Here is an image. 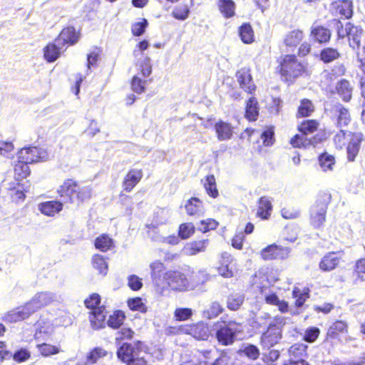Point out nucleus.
Returning <instances> with one entry per match:
<instances>
[{"label": "nucleus", "instance_id": "0eeeda50", "mask_svg": "<svg viewBox=\"0 0 365 365\" xmlns=\"http://www.w3.org/2000/svg\"><path fill=\"white\" fill-rule=\"evenodd\" d=\"M282 338V326L280 323H270L262 332L259 343L263 349H269L279 343Z\"/></svg>", "mask_w": 365, "mask_h": 365}, {"label": "nucleus", "instance_id": "e2e57ef3", "mask_svg": "<svg viewBox=\"0 0 365 365\" xmlns=\"http://www.w3.org/2000/svg\"><path fill=\"white\" fill-rule=\"evenodd\" d=\"M134 331L130 327H123L115 334V342L120 343L125 340H131L134 336Z\"/></svg>", "mask_w": 365, "mask_h": 365}, {"label": "nucleus", "instance_id": "412c9836", "mask_svg": "<svg viewBox=\"0 0 365 365\" xmlns=\"http://www.w3.org/2000/svg\"><path fill=\"white\" fill-rule=\"evenodd\" d=\"M88 319L93 329H103L106 324V309L104 305L88 312Z\"/></svg>", "mask_w": 365, "mask_h": 365}, {"label": "nucleus", "instance_id": "6ab92c4d", "mask_svg": "<svg viewBox=\"0 0 365 365\" xmlns=\"http://www.w3.org/2000/svg\"><path fill=\"white\" fill-rule=\"evenodd\" d=\"M331 11L334 15H339L344 19H350L353 15V2L351 0H337L331 4Z\"/></svg>", "mask_w": 365, "mask_h": 365}, {"label": "nucleus", "instance_id": "1a4fd4ad", "mask_svg": "<svg viewBox=\"0 0 365 365\" xmlns=\"http://www.w3.org/2000/svg\"><path fill=\"white\" fill-rule=\"evenodd\" d=\"M291 248L273 243L263 248L260 257L265 261L284 260L289 257Z\"/></svg>", "mask_w": 365, "mask_h": 365}, {"label": "nucleus", "instance_id": "c85d7f7f", "mask_svg": "<svg viewBox=\"0 0 365 365\" xmlns=\"http://www.w3.org/2000/svg\"><path fill=\"white\" fill-rule=\"evenodd\" d=\"M259 115V106L257 99L252 96L246 101L245 118L250 122L256 121Z\"/></svg>", "mask_w": 365, "mask_h": 365}, {"label": "nucleus", "instance_id": "9b49d317", "mask_svg": "<svg viewBox=\"0 0 365 365\" xmlns=\"http://www.w3.org/2000/svg\"><path fill=\"white\" fill-rule=\"evenodd\" d=\"M329 113L331 120L339 128L348 127L352 120L349 110L341 103L333 105L329 109Z\"/></svg>", "mask_w": 365, "mask_h": 365}, {"label": "nucleus", "instance_id": "f8f14e48", "mask_svg": "<svg viewBox=\"0 0 365 365\" xmlns=\"http://www.w3.org/2000/svg\"><path fill=\"white\" fill-rule=\"evenodd\" d=\"M17 154L23 160H26L30 164L46 161L48 155L46 150L37 146H26L21 148Z\"/></svg>", "mask_w": 365, "mask_h": 365}, {"label": "nucleus", "instance_id": "bb28decb", "mask_svg": "<svg viewBox=\"0 0 365 365\" xmlns=\"http://www.w3.org/2000/svg\"><path fill=\"white\" fill-rule=\"evenodd\" d=\"M272 205L267 196H262L257 200L256 217L262 220H268L272 213Z\"/></svg>", "mask_w": 365, "mask_h": 365}, {"label": "nucleus", "instance_id": "a211bd4d", "mask_svg": "<svg viewBox=\"0 0 365 365\" xmlns=\"http://www.w3.org/2000/svg\"><path fill=\"white\" fill-rule=\"evenodd\" d=\"M308 345L303 342L292 344L287 349L288 360L287 361H307L309 356Z\"/></svg>", "mask_w": 365, "mask_h": 365}, {"label": "nucleus", "instance_id": "0e129e2a", "mask_svg": "<svg viewBox=\"0 0 365 365\" xmlns=\"http://www.w3.org/2000/svg\"><path fill=\"white\" fill-rule=\"evenodd\" d=\"M240 353L243 354L248 359L252 361L257 360L260 355L259 349L254 344H248L245 346L242 350H240Z\"/></svg>", "mask_w": 365, "mask_h": 365}, {"label": "nucleus", "instance_id": "bf43d9fd", "mask_svg": "<svg viewBox=\"0 0 365 365\" xmlns=\"http://www.w3.org/2000/svg\"><path fill=\"white\" fill-rule=\"evenodd\" d=\"M147 81L140 78L138 76H134L130 81L131 89L133 92L140 94L145 91Z\"/></svg>", "mask_w": 365, "mask_h": 365}, {"label": "nucleus", "instance_id": "c03bdc74", "mask_svg": "<svg viewBox=\"0 0 365 365\" xmlns=\"http://www.w3.org/2000/svg\"><path fill=\"white\" fill-rule=\"evenodd\" d=\"M319 126V123L315 119L304 120L298 125L297 130L303 135L312 134L316 132Z\"/></svg>", "mask_w": 365, "mask_h": 365}, {"label": "nucleus", "instance_id": "72a5a7b5", "mask_svg": "<svg viewBox=\"0 0 365 365\" xmlns=\"http://www.w3.org/2000/svg\"><path fill=\"white\" fill-rule=\"evenodd\" d=\"M201 182L205 188L206 193L212 198H217L219 196V192L217 187L216 178L213 174L206 175Z\"/></svg>", "mask_w": 365, "mask_h": 365}, {"label": "nucleus", "instance_id": "680f3d73", "mask_svg": "<svg viewBox=\"0 0 365 365\" xmlns=\"http://www.w3.org/2000/svg\"><path fill=\"white\" fill-rule=\"evenodd\" d=\"M260 138L264 146L270 147L275 141L274 130L273 127L267 128L261 134Z\"/></svg>", "mask_w": 365, "mask_h": 365}, {"label": "nucleus", "instance_id": "20e7f679", "mask_svg": "<svg viewBox=\"0 0 365 365\" xmlns=\"http://www.w3.org/2000/svg\"><path fill=\"white\" fill-rule=\"evenodd\" d=\"M41 294L33 298L29 302L6 312L1 319L6 323H16L29 319L34 313L41 308L39 298Z\"/></svg>", "mask_w": 365, "mask_h": 365}, {"label": "nucleus", "instance_id": "39448f33", "mask_svg": "<svg viewBox=\"0 0 365 365\" xmlns=\"http://www.w3.org/2000/svg\"><path fill=\"white\" fill-rule=\"evenodd\" d=\"M172 329L175 334L190 335L197 340L206 341L210 336V327L203 322L181 324Z\"/></svg>", "mask_w": 365, "mask_h": 365}, {"label": "nucleus", "instance_id": "7c9ffc66", "mask_svg": "<svg viewBox=\"0 0 365 365\" xmlns=\"http://www.w3.org/2000/svg\"><path fill=\"white\" fill-rule=\"evenodd\" d=\"M185 209L189 216H200L204 212L202 201L196 197H192L186 202Z\"/></svg>", "mask_w": 365, "mask_h": 365}, {"label": "nucleus", "instance_id": "de8ad7c7", "mask_svg": "<svg viewBox=\"0 0 365 365\" xmlns=\"http://www.w3.org/2000/svg\"><path fill=\"white\" fill-rule=\"evenodd\" d=\"M91 264L99 274L105 276L108 269V265L106 259L99 254H95L91 259Z\"/></svg>", "mask_w": 365, "mask_h": 365}, {"label": "nucleus", "instance_id": "473e14b6", "mask_svg": "<svg viewBox=\"0 0 365 365\" xmlns=\"http://www.w3.org/2000/svg\"><path fill=\"white\" fill-rule=\"evenodd\" d=\"M55 42L48 43L43 48V58L48 63H53L61 56V48Z\"/></svg>", "mask_w": 365, "mask_h": 365}, {"label": "nucleus", "instance_id": "58836bf2", "mask_svg": "<svg viewBox=\"0 0 365 365\" xmlns=\"http://www.w3.org/2000/svg\"><path fill=\"white\" fill-rule=\"evenodd\" d=\"M37 350L43 357H49L53 355L58 354L61 352V346L59 344H51L46 342L39 343L36 345Z\"/></svg>", "mask_w": 365, "mask_h": 365}, {"label": "nucleus", "instance_id": "393cba45", "mask_svg": "<svg viewBox=\"0 0 365 365\" xmlns=\"http://www.w3.org/2000/svg\"><path fill=\"white\" fill-rule=\"evenodd\" d=\"M210 244L209 239L195 240L187 242L183 248L182 252L188 256L196 255L200 252H205Z\"/></svg>", "mask_w": 365, "mask_h": 365}, {"label": "nucleus", "instance_id": "052dcab7", "mask_svg": "<svg viewBox=\"0 0 365 365\" xmlns=\"http://www.w3.org/2000/svg\"><path fill=\"white\" fill-rule=\"evenodd\" d=\"M128 307L132 311H139L145 313L147 312V307L143 302V299L140 297H133L128 299L127 301Z\"/></svg>", "mask_w": 365, "mask_h": 365}, {"label": "nucleus", "instance_id": "c9c22d12", "mask_svg": "<svg viewBox=\"0 0 365 365\" xmlns=\"http://www.w3.org/2000/svg\"><path fill=\"white\" fill-rule=\"evenodd\" d=\"M315 106L313 102L308 98L300 101L296 113L297 118H302L310 116L314 111Z\"/></svg>", "mask_w": 365, "mask_h": 365}, {"label": "nucleus", "instance_id": "e433bc0d", "mask_svg": "<svg viewBox=\"0 0 365 365\" xmlns=\"http://www.w3.org/2000/svg\"><path fill=\"white\" fill-rule=\"evenodd\" d=\"M125 319V313L120 309H116L109 315L106 324L110 328L118 329L123 324Z\"/></svg>", "mask_w": 365, "mask_h": 365}, {"label": "nucleus", "instance_id": "9d476101", "mask_svg": "<svg viewBox=\"0 0 365 365\" xmlns=\"http://www.w3.org/2000/svg\"><path fill=\"white\" fill-rule=\"evenodd\" d=\"M343 250L327 252L320 259L319 267L322 272H329L338 267L344 262Z\"/></svg>", "mask_w": 365, "mask_h": 365}, {"label": "nucleus", "instance_id": "f3484780", "mask_svg": "<svg viewBox=\"0 0 365 365\" xmlns=\"http://www.w3.org/2000/svg\"><path fill=\"white\" fill-rule=\"evenodd\" d=\"M143 177L142 169L131 168L124 175L122 181L123 190L126 192H131L141 181Z\"/></svg>", "mask_w": 365, "mask_h": 365}, {"label": "nucleus", "instance_id": "49530a36", "mask_svg": "<svg viewBox=\"0 0 365 365\" xmlns=\"http://www.w3.org/2000/svg\"><path fill=\"white\" fill-rule=\"evenodd\" d=\"M94 245L100 251L107 252L114 246V243L108 235L102 234L95 239Z\"/></svg>", "mask_w": 365, "mask_h": 365}, {"label": "nucleus", "instance_id": "f257e3e1", "mask_svg": "<svg viewBox=\"0 0 365 365\" xmlns=\"http://www.w3.org/2000/svg\"><path fill=\"white\" fill-rule=\"evenodd\" d=\"M277 73L281 80L289 85L309 74L307 66L299 61L295 54L283 55L277 59Z\"/></svg>", "mask_w": 365, "mask_h": 365}, {"label": "nucleus", "instance_id": "cd10ccee", "mask_svg": "<svg viewBox=\"0 0 365 365\" xmlns=\"http://www.w3.org/2000/svg\"><path fill=\"white\" fill-rule=\"evenodd\" d=\"M63 202L58 200H49L38 204L39 211L48 217L55 216L63 210Z\"/></svg>", "mask_w": 365, "mask_h": 365}, {"label": "nucleus", "instance_id": "6e6d98bb", "mask_svg": "<svg viewBox=\"0 0 365 365\" xmlns=\"http://www.w3.org/2000/svg\"><path fill=\"white\" fill-rule=\"evenodd\" d=\"M85 307L90 311L102 307L101 297L98 293H92L84 300Z\"/></svg>", "mask_w": 365, "mask_h": 365}, {"label": "nucleus", "instance_id": "f704fd0d", "mask_svg": "<svg viewBox=\"0 0 365 365\" xmlns=\"http://www.w3.org/2000/svg\"><path fill=\"white\" fill-rule=\"evenodd\" d=\"M292 297L294 299V307L301 308L310 297L309 289L304 287L302 289L297 287H294Z\"/></svg>", "mask_w": 365, "mask_h": 365}, {"label": "nucleus", "instance_id": "f03ea898", "mask_svg": "<svg viewBox=\"0 0 365 365\" xmlns=\"http://www.w3.org/2000/svg\"><path fill=\"white\" fill-rule=\"evenodd\" d=\"M57 194L66 202L80 205L92 198V189L90 186H81L74 178H67L58 187Z\"/></svg>", "mask_w": 365, "mask_h": 365}, {"label": "nucleus", "instance_id": "aec40b11", "mask_svg": "<svg viewBox=\"0 0 365 365\" xmlns=\"http://www.w3.org/2000/svg\"><path fill=\"white\" fill-rule=\"evenodd\" d=\"M346 34L350 47L353 49H359L363 38L362 28L348 22L346 24Z\"/></svg>", "mask_w": 365, "mask_h": 365}, {"label": "nucleus", "instance_id": "69168bd1", "mask_svg": "<svg viewBox=\"0 0 365 365\" xmlns=\"http://www.w3.org/2000/svg\"><path fill=\"white\" fill-rule=\"evenodd\" d=\"M280 352L277 349H270L267 353L263 354L262 360L265 365H275V362L279 359Z\"/></svg>", "mask_w": 365, "mask_h": 365}, {"label": "nucleus", "instance_id": "3c124183", "mask_svg": "<svg viewBox=\"0 0 365 365\" xmlns=\"http://www.w3.org/2000/svg\"><path fill=\"white\" fill-rule=\"evenodd\" d=\"M320 334L321 330L319 327L314 326L309 327L304 330L302 340L307 343L312 344L319 339Z\"/></svg>", "mask_w": 365, "mask_h": 365}, {"label": "nucleus", "instance_id": "864d4df0", "mask_svg": "<svg viewBox=\"0 0 365 365\" xmlns=\"http://www.w3.org/2000/svg\"><path fill=\"white\" fill-rule=\"evenodd\" d=\"M319 163L324 171L332 170L335 165V158L332 155L323 153L319 156Z\"/></svg>", "mask_w": 365, "mask_h": 365}, {"label": "nucleus", "instance_id": "774afa93", "mask_svg": "<svg viewBox=\"0 0 365 365\" xmlns=\"http://www.w3.org/2000/svg\"><path fill=\"white\" fill-rule=\"evenodd\" d=\"M192 316V311L190 308H176L174 311L175 321H186Z\"/></svg>", "mask_w": 365, "mask_h": 365}, {"label": "nucleus", "instance_id": "4c0bfd02", "mask_svg": "<svg viewBox=\"0 0 365 365\" xmlns=\"http://www.w3.org/2000/svg\"><path fill=\"white\" fill-rule=\"evenodd\" d=\"M341 56V53L337 48L330 46L322 48L319 53V59L324 63H331Z\"/></svg>", "mask_w": 365, "mask_h": 365}, {"label": "nucleus", "instance_id": "2f4dec72", "mask_svg": "<svg viewBox=\"0 0 365 365\" xmlns=\"http://www.w3.org/2000/svg\"><path fill=\"white\" fill-rule=\"evenodd\" d=\"M336 90L343 101L347 103L351 100L353 88L348 80L341 79L339 81L336 85Z\"/></svg>", "mask_w": 365, "mask_h": 365}, {"label": "nucleus", "instance_id": "5fc2aeb1", "mask_svg": "<svg viewBox=\"0 0 365 365\" xmlns=\"http://www.w3.org/2000/svg\"><path fill=\"white\" fill-rule=\"evenodd\" d=\"M290 145L294 148H304L310 145L311 140L302 133L295 134L289 140Z\"/></svg>", "mask_w": 365, "mask_h": 365}, {"label": "nucleus", "instance_id": "09e8293b", "mask_svg": "<svg viewBox=\"0 0 365 365\" xmlns=\"http://www.w3.org/2000/svg\"><path fill=\"white\" fill-rule=\"evenodd\" d=\"M244 296L240 294H231L227 298V307L231 311H237L244 302Z\"/></svg>", "mask_w": 365, "mask_h": 365}, {"label": "nucleus", "instance_id": "c756f323", "mask_svg": "<svg viewBox=\"0 0 365 365\" xmlns=\"http://www.w3.org/2000/svg\"><path fill=\"white\" fill-rule=\"evenodd\" d=\"M214 128L219 140H229L233 135V127L230 123L220 120L215 123Z\"/></svg>", "mask_w": 365, "mask_h": 365}, {"label": "nucleus", "instance_id": "6e6552de", "mask_svg": "<svg viewBox=\"0 0 365 365\" xmlns=\"http://www.w3.org/2000/svg\"><path fill=\"white\" fill-rule=\"evenodd\" d=\"M277 281L273 274V269L269 267L259 269L252 276V286L261 294H264Z\"/></svg>", "mask_w": 365, "mask_h": 365}, {"label": "nucleus", "instance_id": "ddd939ff", "mask_svg": "<svg viewBox=\"0 0 365 365\" xmlns=\"http://www.w3.org/2000/svg\"><path fill=\"white\" fill-rule=\"evenodd\" d=\"M143 343L139 340L133 343H123L117 349L118 359L123 363H126L130 359L140 355L143 351Z\"/></svg>", "mask_w": 365, "mask_h": 365}, {"label": "nucleus", "instance_id": "7ed1b4c3", "mask_svg": "<svg viewBox=\"0 0 365 365\" xmlns=\"http://www.w3.org/2000/svg\"><path fill=\"white\" fill-rule=\"evenodd\" d=\"M364 140V135L361 132H346L342 128H340L333 138V143L336 149L342 150L346 147L349 162L355 160Z\"/></svg>", "mask_w": 365, "mask_h": 365}, {"label": "nucleus", "instance_id": "603ef678", "mask_svg": "<svg viewBox=\"0 0 365 365\" xmlns=\"http://www.w3.org/2000/svg\"><path fill=\"white\" fill-rule=\"evenodd\" d=\"M195 227L192 222H183L179 225L178 235L182 240L190 238L194 235Z\"/></svg>", "mask_w": 365, "mask_h": 365}, {"label": "nucleus", "instance_id": "4be33fe9", "mask_svg": "<svg viewBox=\"0 0 365 365\" xmlns=\"http://www.w3.org/2000/svg\"><path fill=\"white\" fill-rule=\"evenodd\" d=\"M235 270V264L232 257L227 252L223 253L217 267L219 274L225 278H231L234 276Z\"/></svg>", "mask_w": 365, "mask_h": 365}, {"label": "nucleus", "instance_id": "a19ab883", "mask_svg": "<svg viewBox=\"0 0 365 365\" xmlns=\"http://www.w3.org/2000/svg\"><path fill=\"white\" fill-rule=\"evenodd\" d=\"M238 33L241 41L246 44H250L255 41V32L250 23H243L238 28Z\"/></svg>", "mask_w": 365, "mask_h": 365}, {"label": "nucleus", "instance_id": "b1692460", "mask_svg": "<svg viewBox=\"0 0 365 365\" xmlns=\"http://www.w3.org/2000/svg\"><path fill=\"white\" fill-rule=\"evenodd\" d=\"M26 160H23L20 158V156L16 154V160H15L13 170H14V178L16 181H22L30 176L31 170L29 165Z\"/></svg>", "mask_w": 365, "mask_h": 365}, {"label": "nucleus", "instance_id": "37998d69", "mask_svg": "<svg viewBox=\"0 0 365 365\" xmlns=\"http://www.w3.org/2000/svg\"><path fill=\"white\" fill-rule=\"evenodd\" d=\"M108 354V352L101 346H96L91 349L86 356V361L87 364H93L97 361Z\"/></svg>", "mask_w": 365, "mask_h": 365}, {"label": "nucleus", "instance_id": "a878e982", "mask_svg": "<svg viewBox=\"0 0 365 365\" xmlns=\"http://www.w3.org/2000/svg\"><path fill=\"white\" fill-rule=\"evenodd\" d=\"M216 6L225 19H230L236 16L237 5L233 0H216Z\"/></svg>", "mask_w": 365, "mask_h": 365}, {"label": "nucleus", "instance_id": "423d86ee", "mask_svg": "<svg viewBox=\"0 0 365 365\" xmlns=\"http://www.w3.org/2000/svg\"><path fill=\"white\" fill-rule=\"evenodd\" d=\"M349 334V323L344 319H336L329 326L322 344L325 346H334L341 341L342 336Z\"/></svg>", "mask_w": 365, "mask_h": 365}, {"label": "nucleus", "instance_id": "79ce46f5", "mask_svg": "<svg viewBox=\"0 0 365 365\" xmlns=\"http://www.w3.org/2000/svg\"><path fill=\"white\" fill-rule=\"evenodd\" d=\"M304 38V32L300 29H294L289 32L284 39V43L288 47H296Z\"/></svg>", "mask_w": 365, "mask_h": 365}, {"label": "nucleus", "instance_id": "dca6fc26", "mask_svg": "<svg viewBox=\"0 0 365 365\" xmlns=\"http://www.w3.org/2000/svg\"><path fill=\"white\" fill-rule=\"evenodd\" d=\"M309 36L312 42L320 45L328 43L331 38V31L327 27L314 24L310 28Z\"/></svg>", "mask_w": 365, "mask_h": 365}, {"label": "nucleus", "instance_id": "5701e85b", "mask_svg": "<svg viewBox=\"0 0 365 365\" xmlns=\"http://www.w3.org/2000/svg\"><path fill=\"white\" fill-rule=\"evenodd\" d=\"M218 343L222 346H229L235 341V332L227 324L220 325L215 332Z\"/></svg>", "mask_w": 365, "mask_h": 365}, {"label": "nucleus", "instance_id": "8fccbe9b", "mask_svg": "<svg viewBox=\"0 0 365 365\" xmlns=\"http://www.w3.org/2000/svg\"><path fill=\"white\" fill-rule=\"evenodd\" d=\"M190 12L189 6L186 4H181L173 9L171 15L177 20L184 21L188 18Z\"/></svg>", "mask_w": 365, "mask_h": 365}, {"label": "nucleus", "instance_id": "338daca9", "mask_svg": "<svg viewBox=\"0 0 365 365\" xmlns=\"http://www.w3.org/2000/svg\"><path fill=\"white\" fill-rule=\"evenodd\" d=\"M148 26V22L146 19L143 18L139 22H135L131 26V33L134 36H140L143 35L146 28Z\"/></svg>", "mask_w": 365, "mask_h": 365}, {"label": "nucleus", "instance_id": "ea45409f", "mask_svg": "<svg viewBox=\"0 0 365 365\" xmlns=\"http://www.w3.org/2000/svg\"><path fill=\"white\" fill-rule=\"evenodd\" d=\"M327 210L312 207L309 211L310 223L315 227H319L326 221Z\"/></svg>", "mask_w": 365, "mask_h": 365}, {"label": "nucleus", "instance_id": "a18cd8bd", "mask_svg": "<svg viewBox=\"0 0 365 365\" xmlns=\"http://www.w3.org/2000/svg\"><path fill=\"white\" fill-rule=\"evenodd\" d=\"M331 201V195L329 191H320L317 196L314 204L312 206L319 209L327 210L328 206Z\"/></svg>", "mask_w": 365, "mask_h": 365}, {"label": "nucleus", "instance_id": "13d9d810", "mask_svg": "<svg viewBox=\"0 0 365 365\" xmlns=\"http://www.w3.org/2000/svg\"><path fill=\"white\" fill-rule=\"evenodd\" d=\"M353 274L356 279L361 282L365 280V258L357 259L354 265Z\"/></svg>", "mask_w": 365, "mask_h": 365}, {"label": "nucleus", "instance_id": "4468645a", "mask_svg": "<svg viewBox=\"0 0 365 365\" xmlns=\"http://www.w3.org/2000/svg\"><path fill=\"white\" fill-rule=\"evenodd\" d=\"M235 77L240 88L248 94H254L257 86L253 82L250 67H242L236 71Z\"/></svg>", "mask_w": 365, "mask_h": 365}, {"label": "nucleus", "instance_id": "2eb2a0df", "mask_svg": "<svg viewBox=\"0 0 365 365\" xmlns=\"http://www.w3.org/2000/svg\"><path fill=\"white\" fill-rule=\"evenodd\" d=\"M81 37L80 30H76L75 27L68 26L63 28L59 34L55 38V41H61L62 46H73Z\"/></svg>", "mask_w": 365, "mask_h": 365}, {"label": "nucleus", "instance_id": "4d7b16f0", "mask_svg": "<svg viewBox=\"0 0 365 365\" xmlns=\"http://www.w3.org/2000/svg\"><path fill=\"white\" fill-rule=\"evenodd\" d=\"M219 222L212 218L202 220L199 222L198 230L202 233H206L217 228Z\"/></svg>", "mask_w": 365, "mask_h": 365}]
</instances>
